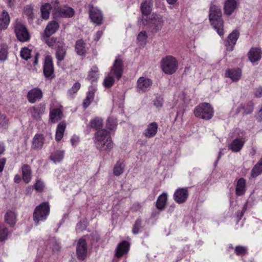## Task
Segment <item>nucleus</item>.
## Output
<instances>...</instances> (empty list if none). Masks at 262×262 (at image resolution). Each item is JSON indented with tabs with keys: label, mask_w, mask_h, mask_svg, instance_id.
Instances as JSON below:
<instances>
[{
	"label": "nucleus",
	"mask_w": 262,
	"mask_h": 262,
	"mask_svg": "<svg viewBox=\"0 0 262 262\" xmlns=\"http://www.w3.org/2000/svg\"><path fill=\"white\" fill-rule=\"evenodd\" d=\"M94 142L100 151H110L113 147L111 135L106 129L98 130L95 134Z\"/></svg>",
	"instance_id": "1"
},
{
	"label": "nucleus",
	"mask_w": 262,
	"mask_h": 262,
	"mask_svg": "<svg viewBox=\"0 0 262 262\" xmlns=\"http://www.w3.org/2000/svg\"><path fill=\"white\" fill-rule=\"evenodd\" d=\"M221 8L216 5H211L210 7L209 18L211 26L216 30L220 36L224 34L223 21Z\"/></svg>",
	"instance_id": "2"
},
{
	"label": "nucleus",
	"mask_w": 262,
	"mask_h": 262,
	"mask_svg": "<svg viewBox=\"0 0 262 262\" xmlns=\"http://www.w3.org/2000/svg\"><path fill=\"white\" fill-rule=\"evenodd\" d=\"M139 23L142 22L143 25H148L152 30L157 32L161 30L163 26L164 21L162 17L157 14H153L151 15L146 18L142 16L141 21L139 20Z\"/></svg>",
	"instance_id": "3"
},
{
	"label": "nucleus",
	"mask_w": 262,
	"mask_h": 262,
	"mask_svg": "<svg viewBox=\"0 0 262 262\" xmlns=\"http://www.w3.org/2000/svg\"><path fill=\"white\" fill-rule=\"evenodd\" d=\"M213 109L210 104L202 103L197 106L194 110V115L204 120L210 119L213 115Z\"/></svg>",
	"instance_id": "4"
},
{
	"label": "nucleus",
	"mask_w": 262,
	"mask_h": 262,
	"mask_svg": "<svg viewBox=\"0 0 262 262\" xmlns=\"http://www.w3.org/2000/svg\"><path fill=\"white\" fill-rule=\"evenodd\" d=\"M50 213V206L48 202H43L37 206L33 213V220L37 225L39 221H43Z\"/></svg>",
	"instance_id": "5"
},
{
	"label": "nucleus",
	"mask_w": 262,
	"mask_h": 262,
	"mask_svg": "<svg viewBox=\"0 0 262 262\" xmlns=\"http://www.w3.org/2000/svg\"><path fill=\"white\" fill-rule=\"evenodd\" d=\"M178 64L176 59L172 56H167L161 61L163 71L166 74H172L178 69Z\"/></svg>",
	"instance_id": "6"
},
{
	"label": "nucleus",
	"mask_w": 262,
	"mask_h": 262,
	"mask_svg": "<svg viewBox=\"0 0 262 262\" xmlns=\"http://www.w3.org/2000/svg\"><path fill=\"white\" fill-rule=\"evenodd\" d=\"M14 31L17 38L22 42L28 41L30 38L29 33L26 27L20 22L16 21L14 26Z\"/></svg>",
	"instance_id": "7"
},
{
	"label": "nucleus",
	"mask_w": 262,
	"mask_h": 262,
	"mask_svg": "<svg viewBox=\"0 0 262 262\" xmlns=\"http://www.w3.org/2000/svg\"><path fill=\"white\" fill-rule=\"evenodd\" d=\"M246 141L245 134L242 133V136L234 139L228 145V148L233 152H237L241 151Z\"/></svg>",
	"instance_id": "8"
},
{
	"label": "nucleus",
	"mask_w": 262,
	"mask_h": 262,
	"mask_svg": "<svg viewBox=\"0 0 262 262\" xmlns=\"http://www.w3.org/2000/svg\"><path fill=\"white\" fill-rule=\"evenodd\" d=\"M74 9L70 7L64 6L55 8L54 10V15L56 17H71L74 14Z\"/></svg>",
	"instance_id": "9"
},
{
	"label": "nucleus",
	"mask_w": 262,
	"mask_h": 262,
	"mask_svg": "<svg viewBox=\"0 0 262 262\" xmlns=\"http://www.w3.org/2000/svg\"><path fill=\"white\" fill-rule=\"evenodd\" d=\"M88 248L86 241L82 238L80 239L76 247L77 258L80 260L84 259L86 256Z\"/></svg>",
	"instance_id": "10"
},
{
	"label": "nucleus",
	"mask_w": 262,
	"mask_h": 262,
	"mask_svg": "<svg viewBox=\"0 0 262 262\" xmlns=\"http://www.w3.org/2000/svg\"><path fill=\"white\" fill-rule=\"evenodd\" d=\"M152 84V82L150 79L145 77H141L137 81V91L139 92L148 91Z\"/></svg>",
	"instance_id": "11"
},
{
	"label": "nucleus",
	"mask_w": 262,
	"mask_h": 262,
	"mask_svg": "<svg viewBox=\"0 0 262 262\" xmlns=\"http://www.w3.org/2000/svg\"><path fill=\"white\" fill-rule=\"evenodd\" d=\"M188 196V191L187 188L178 189L173 194L174 201L179 203H184Z\"/></svg>",
	"instance_id": "12"
},
{
	"label": "nucleus",
	"mask_w": 262,
	"mask_h": 262,
	"mask_svg": "<svg viewBox=\"0 0 262 262\" xmlns=\"http://www.w3.org/2000/svg\"><path fill=\"white\" fill-rule=\"evenodd\" d=\"M90 17L91 20L96 25H101L103 21V15L101 12L97 8L93 6L90 9Z\"/></svg>",
	"instance_id": "13"
},
{
	"label": "nucleus",
	"mask_w": 262,
	"mask_h": 262,
	"mask_svg": "<svg viewBox=\"0 0 262 262\" xmlns=\"http://www.w3.org/2000/svg\"><path fill=\"white\" fill-rule=\"evenodd\" d=\"M239 32L237 30L233 31L228 36L225 41V46L228 51H232L239 37Z\"/></svg>",
	"instance_id": "14"
},
{
	"label": "nucleus",
	"mask_w": 262,
	"mask_h": 262,
	"mask_svg": "<svg viewBox=\"0 0 262 262\" xmlns=\"http://www.w3.org/2000/svg\"><path fill=\"white\" fill-rule=\"evenodd\" d=\"M42 97V92L38 88H34L29 91L27 95V99L29 102L34 103Z\"/></svg>",
	"instance_id": "15"
},
{
	"label": "nucleus",
	"mask_w": 262,
	"mask_h": 262,
	"mask_svg": "<svg viewBox=\"0 0 262 262\" xmlns=\"http://www.w3.org/2000/svg\"><path fill=\"white\" fill-rule=\"evenodd\" d=\"M54 72V68L52 57L48 55L46 57L43 67V73L46 77L52 76Z\"/></svg>",
	"instance_id": "16"
},
{
	"label": "nucleus",
	"mask_w": 262,
	"mask_h": 262,
	"mask_svg": "<svg viewBox=\"0 0 262 262\" xmlns=\"http://www.w3.org/2000/svg\"><path fill=\"white\" fill-rule=\"evenodd\" d=\"M123 68L122 61L120 58H117L114 63V65L111 69V73H113L117 79H119L122 75Z\"/></svg>",
	"instance_id": "17"
},
{
	"label": "nucleus",
	"mask_w": 262,
	"mask_h": 262,
	"mask_svg": "<svg viewBox=\"0 0 262 262\" xmlns=\"http://www.w3.org/2000/svg\"><path fill=\"white\" fill-rule=\"evenodd\" d=\"M158 124L156 122H151L149 123L147 128L144 130L143 134L147 138H151L154 137L157 133Z\"/></svg>",
	"instance_id": "18"
},
{
	"label": "nucleus",
	"mask_w": 262,
	"mask_h": 262,
	"mask_svg": "<svg viewBox=\"0 0 262 262\" xmlns=\"http://www.w3.org/2000/svg\"><path fill=\"white\" fill-rule=\"evenodd\" d=\"M46 106L44 104H40L37 106H33L30 110L32 117L36 120L40 119L45 111Z\"/></svg>",
	"instance_id": "19"
},
{
	"label": "nucleus",
	"mask_w": 262,
	"mask_h": 262,
	"mask_svg": "<svg viewBox=\"0 0 262 262\" xmlns=\"http://www.w3.org/2000/svg\"><path fill=\"white\" fill-rule=\"evenodd\" d=\"M225 76L229 78L233 82H236L241 77L242 71L239 69H227L225 72Z\"/></svg>",
	"instance_id": "20"
},
{
	"label": "nucleus",
	"mask_w": 262,
	"mask_h": 262,
	"mask_svg": "<svg viewBox=\"0 0 262 262\" xmlns=\"http://www.w3.org/2000/svg\"><path fill=\"white\" fill-rule=\"evenodd\" d=\"M261 51L258 48H252L248 53L249 60L251 62L259 61L261 57Z\"/></svg>",
	"instance_id": "21"
},
{
	"label": "nucleus",
	"mask_w": 262,
	"mask_h": 262,
	"mask_svg": "<svg viewBox=\"0 0 262 262\" xmlns=\"http://www.w3.org/2000/svg\"><path fill=\"white\" fill-rule=\"evenodd\" d=\"M237 7V2L235 0H227L224 4V9L226 15H231Z\"/></svg>",
	"instance_id": "22"
},
{
	"label": "nucleus",
	"mask_w": 262,
	"mask_h": 262,
	"mask_svg": "<svg viewBox=\"0 0 262 262\" xmlns=\"http://www.w3.org/2000/svg\"><path fill=\"white\" fill-rule=\"evenodd\" d=\"M129 244L126 241H124L120 243L116 248V257L119 258L126 253L129 250Z\"/></svg>",
	"instance_id": "23"
},
{
	"label": "nucleus",
	"mask_w": 262,
	"mask_h": 262,
	"mask_svg": "<svg viewBox=\"0 0 262 262\" xmlns=\"http://www.w3.org/2000/svg\"><path fill=\"white\" fill-rule=\"evenodd\" d=\"M59 28V24L56 21L53 20L50 22L47 26L45 30V35L50 37L55 33Z\"/></svg>",
	"instance_id": "24"
},
{
	"label": "nucleus",
	"mask_w": 262,
	"mask_h": 262,
	"mask_svg": "<svg viewBox=\"0 0 262 262\" xmlns=\"http://www.w3.org/2000/svg\"><path fill=\"white\" fill-rule=\"evenodd\" d=\"M22 177L26 183L30 182L32 178V171L30 166L28 164H24L21 167Z\"/></svg>",
	"instance_id": "25"
},
{
	"label": "nucleus",
	"mask_w": 262,
	"mask_h": 262,
	"mask_svg": "<svg viewBox=\"0 0 262 262\" xmlns=\"http://www.w3.org/2000/svg\"><path fill=\"white\" fill-rule=\"evenodd\" d=\"M62 117L61 110L59 108L51 110L50 112V120L52 123H56L60 120Z\"/></svg>",
	"instance_id": "26"
},
{
	"label": "nucleus",
	"mask_w": 262,
	"mask_h": 262,
	"mask_svg": "<svg viewBox=\"0 0 262 262\" xmlns=\"http://www.w3.org/2000/svg\"><path fill=\"white\" fill-rule=\"evenodd\" d=\"M96 91V87L95 85H91L89 88L88 94L86 98L84 100L83 105L84 108L88 107L91 102L93 100L94 97V94Z\"/></svg>",
	"instance_id": "27"
},
{
	"label": "nucleus",
	"mask_w": 262,
	"mask_h": 262,
	"mask_svg": "<svg viewBox=\"0 0 262 262\" xmlns=\"http://www.w3.org/2000/svg\"><path fill=\"white\" fill-rule=\"evenodd\" d=\"M75 51L80 56H84L86 52V44L82 39L78 40L75 44Z\"/></svg>",
	"instance_id": "28"
},
{
	"label": "nucleus",
	"mask_w": 262,
	"mask_h": 262,
	"mask_svg": "<svg viewBox=\"0 0 262 262\" xmlns=\"http://www.w3.org/2000/svg\"><path fill=\"white\" fill-rule=\"evenodd\" d=\"M246 191V180L244 178H240L237 182L235 192L237 195H243Z\"/></svg>",
	"instance_id": "29"
},
{
	"label": "nucleus",
	"mask_w": 262,
	"mask_h": 262,
	"mask_svg": "<svg viewBox=\"0 0 262 262\" xmlns=\"http://www.w3.org/2000/svg\"><path fill=\"white\" fill-rule=\"evenodd\" d=\"M66 127V124L64 122H61L57 125L55 135V140L57 141H60L62 138Z\"/></svg>",
	"instance_id": "30"
},
{
	"label": "nucleus",
	"mask_w": 262,
	"mask_h": 262,
	"mask_svg": "<svg viewBox=\"0 0 262 262\" xmlns=\"http://www.w3.org/2000/svg\"><path fill=\"white\" fill-rule=\"evenodd\" d=\"M43 144V136L41 134H36L33 138L32 142L33 148L40 149Z\"/></svg>",
	"instance_id": "31"
},
{
	"label": "nucleus",
	"mask_w": 262,
	"mask_h": 262,
	"mask_svg": "<svg viewBox=\"0 0 262 262\" xmlns=\"http://www.w3.org/2000/svg\"><path fill=\"white\" fill-rule=\"evenodd\" d=\"M0 20L1 21L0 24V27L1 29L7 28L9 23H10V16L8 13L4 10L1 15Z\"/></svg>",
	"instance_id": "32"
},
{
	"label": "nucleus",
	"mask_w": 262,
	"mask_h": 262,
	"mask_svg": "<svg viewBox=\"0 0 262 262\" xmlns=\"http://www.w3.org/2000/svg\"><path fill=\"white\" fill-rule=\"evenodd\" d=\"M167 200L166 193H163L158 198L156 202V206L160 210H163L165 207L166 203Z\"/></svg>",
	"instance_id": "33"
},
{
	"label": "nucleus",
	"mask_w": 262,
	"mask_h": 262,
	"mask_svg": "<svg viewBox=\"0 0 262 262\" xmlns=\"http://www.w3.org/2000/svg\"><path fill=\"white\" fill-rule=\"evenodd\" d=\"M5 219L6 222L12 227L15 224L16 222V214L12 211H8L5 214Z\"/></svg>",
	"instance_id": "34"
},
{
	"label": "nucleus",
	"mask_w": 262,
	"mask_h": 262,
	"mask_svg": "<svg viewBox=\"0 0 262 262\" xmlns=\"http://www.w3.org/2000/svg\"><path fill=\"white\" fill-rule=\"evenodd\" d=\"M51 5L49 3H46L40 8L41 17L44 19H48L49 18Z\"/></svg>",
	"instance_id": "35"
},
{
	"label": "nucleus",
	"mask_w": 262,
	"mask_h": 262,
	"mask_svg": "<svg viewBox=\"0 0 262 262\" xmlns=\"http://www.w3.org/2000/svg\"><path fill=\"white\" fill-rule=\"evenodd\" d=\"M64 155V150H56L52 154L50 158L55 163H58L61 162L63 159Z\"/></svg>",
	"instance_id": "36"
},
{
	"label": "nucleus",
	"mask_w": 262,
	"mask_h": 262,
	"mask_svg": "<svg viewBox=\"0 0 262 262\" xmlns=\"http://www.w3.org/2000/svg\"><path fill=\"white\" fill-rule=\"evenodd\" d=\"M98 77V68L96 66H93L88 76V79L93 82L96 81Z\"/></svg>",
	"instance_id": "37"
},
{
	"label": "nucleus",
	"mask_w": 262,
	"mask_h": 262,
	"mask_svg": "<svg viewBox=\"0 0 262 262\" xmlns=\"http://www.w3.org/2000/svg\"><path fill=\"white\" fill-rule=\"evenodd\" d=\"M262 173V158L254 166L251 170V176L253 178L256 177Z\"/></svg>",
	"instance_id": "38"
},
{
	"label": "nucleus",
	"mask_w": 262,
	"mask_h": 262,
	"mask_svg": "<svg viewBox=\"0 0 262 262\" xmlns=\"http://www.w3.org/2000/svg\"><path fill=\"white\" fill-rule=\"evenodd\" d=\"M90 125L92 128H95L97 131L102 130L103 126L102 119L100 118H95L91 121Z\"/></svg>",
	"instance_id": "39"
},
{
	"label": "nucleus",
	"mask_w": 262,
	"mask_h": 262,
	"mask_svg": "<svg viewBox=\"0 0 262 262\" xmlns=\"http://www.w3.org/2000/svg\"><path fill=\"white\" fill-rule=\"evenodd\" d=\"M151 4L150 2L145 1L141 5V10L142 14L146 16L149 14L151 11Z\"/></svg>",
	"instance_id": "40"
},
{
	"label": "nucleus",
	"mask_w": 262,
	"mask_h": 262,
	"mask_svg": "<svg viewBox=\"0 0 262 262\" xmlns=\"http://www.w3.org/2000/svg\"><path fill=\"white\" fill-rule=\"evenodd\" d=\"M66 55V49L62 47H58L56 52V57L58 61L59 62L63 61Z\"/></svg>",
	"instance_id": "41"
},
{
	"label": "nucleus",
	"mask_w": 262,
	"mask_h": 262,
	"mask_svg": "<svg viewBox=\"0 0 262 262\" xmlns=\"http://www.w3.org/2000/svg\"><path fill=\"white\" fill-rule=\"evenodd\" d=\"M117 126V121L116 119L109 117L106 122V128L110 130H114L116 129Z\"/></svg>",
	"instance_id": "42"
},
{
	"label": "nucleus",
	"mask_w": 262,
	"mask_h": 262,
	"mask_svg": "<svg viewBox=\"0 0 262 262\" xmlns=\"http://www.w3.org/2000/svg\"><path fill=\"white\" fill-rule=\"evenodd\" d=\"M147 35L145 31H141L137 36L138 43L141 45H145L146 43Z\"/></svg>",
	"instance_id": "43"
},
{
	"label": "nucleus",
	"mask_w": 262,
	"mask_h": 262,
	"mask_svg": "<svg viewBox=\"0 0 262 262\" xmlns=\"http://www.w3.org/2000/svg\"><path fill=\"white\" fill-rule=\"evenodd\" d=\"M8 47L5 44H3L0 47V60L5 61L7 58Z\"/></svg>",
	"instance_id": "44"
},
{
	"label": "nucleus",
	"mask_w": 262,
	"mask_h": 262,
	"mask_svg": "<svg viewBox=\"0 0 262 262\" xmlns=\"http://www.w3.org/2000/svg\"><path fill=\"white\" fill-rule=\"evenodd\" d=\"M241 107L244 110L245 114H249L253 111L254 103L252 102H249L246 104L241 105Z\"/></svg>",
	"instance_id": "45"
},
{
	"label": "nucleus",
	"mask_w": 262,
	"mask_h": 262,
	"mask_svg": "<svg viewBox=\"0 0 262 262\" xmlns=\"http://www.w3.org/2000/svg\"><path fill=\"white\" fill-rule=\"evenodd\" d=\"M8 235V229L3 225L0 224V242H3L7 239Z\"/></svg>",
	"instance_id": "46"
},
{
	"label": "nucleus",
	"mask_w": 262,
	"mask_h": 262,
	"mask_svg": "<svg viewBox=\"0 0 262 262\" xmlns=\"http://www.w3.org/2000/svg\"><path fill=\"white\" fill-rule=\"evenodd\" d=\"M123 165L120 163H116L114 168V174L115 176H120L121 173H122L123 172Z\"/></svg>",
	"instance_id": "47"
},
{
	"label": "nucleus",
	"mask_w": 262,
	"mask_h": 262,
	"mask_svg": "<svg viewBox=\"0 0 262 262\" xmlns=\"http://www.w3.org/2000/svg\"><path fill=\"white\" fill-rule=\"evenodd\" d=\"M31 51L27 48H23L20 51V56L22 58L27 60L30 58Z\"/></svg>",
	"instance_id": "48"
},
{
	"label": "nucleus",
	"mask_w": 262,
	"mask_h": 262,
	"mask_svg": "<svg viewBox=\"0 0 262 262\" xmlns=\"http://www.w3.org/2000/svg\"><path fill=\"white\" fill-rule=\"evenodd\" d=\"M114 81L113 77L108 76L104 79L103 85L105 88H110L113 85Z\"/></svg>",
	"instance_id": "49"
},
{
	"label": "nucleus",
	"mask_w": 262,
	"mask_h": 262,
	"mask_svg": "<svg viewBox=\"0 0 262 262\" xmlns=\"http://www.w3.org/2000/svg\"><path fill=\"white\" fill-rule=\"evenodd\" d=\"M24 12L29 19H32L34 17L33 8L31 6L28 5L25 8Z\"/></svg>",
	"instance_id": "50"
},
{
	"label": "nucleus",
	"mask_w": 262,
	"mask_h": 262,
	"mask_svg": "<svg viewBox=\"0 0 262 262\" xmlns=\"http://www.w3.org/2000/svg\"><path fill=\"white\" fill-rule=\"evenodd\" d=\"M56 38L54 37L50 38L49 37H47L46 36H45V37H43V41L49 47H53L56 43Z\"/></svg>",
	"instance_id": "51"
},
{
	"label": "nucleus",
	"mask_w": 262,
	"mask_h": 262,
	"mask_svg": "<svg viewBox=\"0 0 262 262\" xmlns=\"http://www.w3.org/2000/svg\"><path fill=\"white\" fill-rule=\"evenodd\" d=\"M141 227V220L140 219H138L136 221L133 228V232L134 234H137L139 232V230Z\"/></svg>",
	"instance_id": "52"
},
{
	"label": "nucleus",
	"mask_w": 262,
	"mask_h": 262,
	"mask_svg": "<svg viewBox=\"0 0 262 262\" xmlns=\"http://www.w3.org/2000/svg\"><path fill=\"white\" fill-rule=\"evenodd\" d=\"M80 83L79 82H76L73 85L71 89L69 90V93L70 95H72L75 93H77L80 88Z\"/></svg>",
	"instance_id": "53"
},
{
	"label": "nucleus",
	"mask_w": 262,
	"mask_h": 262,
	"mask_svg": "<svg viewBox=\"0 0 262 262\" xmlns=\"http://www.w3.org/2000/svg\"><path fill=\"white\" fill-rule=\"evenodd\" d=\"M163 99L161 96H158L154 101V105L157 108H160L163 106Z\"/></svg>",
	"instance_id": "54"
},
{
	"label": "nucleus",
	"mask_w": 262,
	"mask_h": 262,
	"mask_svg": "<svg viewBox=\"0 0 262 262\" xmlns=\"http://www.w3.org/2000/svg\"><path fill=\"white\" fill-rule=\"evenodd\" d=\"M246 251L247 248L243 246H236L235 249V252L237 255H243Z\"/></svg>",
	"instance_id": "55"
},
{
	"label": "nucleus",
	"mask_w": 262,
	"mask_h": 262,
	"mask_svg": "<svg viewBox=\"0 0 262 262\" xmlns=\"http://www.w3.org/2000/svg\"><path fill=\"white\" fill-rule=\"evenodd\" d=\"M44 188L43 183L40 180H37L34 185V188L38 192H41Z\"/></svg>",
	"instance_id": "56"
},
{
	"label": "nucleus",
	"mask_w": 262,
	"mask_h": 262,
	"mask_svg": "<svg viewBox=\"0 0 262 262\" xmlns=\"http://www.w3.org/2000/svg\"><path fill=\"white\" fill-rule=\"evenodd\" d=\"M86 229V226L84 224L79 222L77 224L76 226V230L78 232H80Z\"/></svg>",
	"instance_id": "57"
},
{
	"label": "nucleus",
	"mask_w": 262,
	"mask_h": 262,
	"mask_svg": "<svg viewBox=\"0 0 262 262\" xmlns=\"http://www.w3.org/2000/svg\"><path fill=\"white\" fill-rule=\"evenodd\" d=\"M79 142V138L78 136H74L71 139V142L73 146H76Z\"/></svg>",
	"instance_id": "58"
},
{
	"label": "nucleus",
	"mask_w": 262,
	"mask_h": 262,
	"mask_svg": "<svg viewBox=\"0 0 262 262\" xmlns=\"http://www.w3.org/2000/svg\"><path fill=\"white\" fill-rule=\"evenodd\" d=\"M6 161V160L4 158L0 159V172L3 171Z\"/></svg>",
	"instance_id": "59"
},
{
	"label": "nucleus",
	"mask_w": 262,
	"mask_h": 262,
	"mask_svg": "<svg viewBox=\"0 0 262 262\" xmlns=\"http://www.w3.org/2000/svg\"><path fill=\"white\" fill-rule=\"evenodd\" d=\"M255 96L256 97H260L262 96V88L259 87L255 90Z\"/></svg>",
	"instance_id": "60"
},
{
	"label": "nucleus",
	"mask_w": 262,
	"mask_h": 262,
	"mask_svg": "<svg viewBox=\"0 0 262 262\" xmlns=\"http://www.w3.org/2000/svg\"><path fill=\"white\" fill-rule=\"evenodd\" d=\"M257 119L259 121H262V104H261V105L260 106V107L259 108V110L257 113Z\"/></svg>",
	"instance_id": "61"
},
{
	"label": "nucleus",
	"mask_w": 262,
	"mask_h": 262,
	"mask_svg": "<svg viewBox=\"0 0 262 262\" xmlns=\"http://www.w3.org/2000/svg\"><path fill=\"white\" fill-rule=\"evenodd\" d=\"M5 150V147L4 146V144L0 142V155L3 154Z\"/></svg>",
	"instance_id": "62"
},
{
	"label": "nucleus",
	"mask_w": 262,
	"mask_h": 262,
	"mask_svg": "<svg viewBox=\"0 0 262 262\" xmlns=\"http://www.w3.org/2000/svg\"><path fill=\"white\" fill-rule=\"evenodd\" d=\"M6 1L8 6L11 7L12 6H13L15 0H6Z\"/></svg>",
	"instance_id": "63"
},
{
	"label": "nucleus",
	"mask_w": 262,
	"mask_h": 262,
	"mask_svg": "<svg viewBox=\"0 0 262 262\" xmlns=\"http://www.w3.org/2000/svg\"><path fill=\"white\" fill-rule=\"evenodd\" d=\"M14 182L16 183H19L20 181V177L18 175H16L14 179Z\"/></svg>",
	"instance_id": "64"
}]
</instances>
